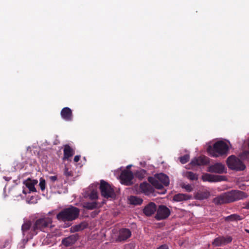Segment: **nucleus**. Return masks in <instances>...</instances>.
<instances>
[{"label": "nucleus", "instance_id": "obj_5", "mask_svg": "<svg viewBox=\"0 0 249 249\" xmlns=\"http://www.w3.org/2000/svg\"><path fill=\"white\" fill-rule=\"evenodd\" d=\"M100 190L102 196L106 198H114L116 196L113 188L104 180L100 181Z\"/></svg>", "mask_w": 249, "mask_h": 249}, {"label": "nucleus", "instance_id": "obj_41", "mask_svg": "<svg viewBox=\"0 0 249 249\" xmlns=\"http://www.w3.org/2000/svg\"><path fill=\"white\" fill-rule=\"evenodd\" d=\"M241 156L243 158H247L248 156H249V151H245L243 152Z\"/></svg>", "mask_w": 249, "mask_h": 249}, {"label": "nucleus", "instance_id": "obj_33", "mask_svg": "<svg viewBox=\"0 0 249 249\" xmlns=\"http://www.w3.org/2000/svg\"><path fill=\"white\" fill-rule=\"evenodd\" d=\"M89 197L91 200H94L98 198L97 192L94 190L92 191L89 195Z\"/></svg>", "mask_w": 249, "mask_h": 249}, {"label": "nucleus", "instance_id": "obj_40", "mask_svg": "<svg viewBox=\"0 0 249 249\" xmlns=\"http://www.w3.org/2000/svg\"><path fill=\"white\" fill-rule=\"evenodd\" d=\"M157 249H169L168 246L166 244H163L160 246Z\"/></svg>", "mask_w": 249, "mask_h": 249}, {"label": "nucleus", "instance_id": "obj_3", "mask_svg": "<svg viewBox=\"0 0 249 249\" xmlns=\"http://www.w3.org/2000/svg\"><path fill=\"white\" fill-rule=\"evenodd\" d=\"M227 164L230 169L237 171H243L246 168V166L243 162L234 155L228 157Z\"/></svg>", "mask_w": 249, "mask_h": 249}, {"label": "nucleus", "instance_id": "obj_43", "mask_svg": "<svg viewBox=\"0 0 249 249\" xmlns=\"http://www.w3.org/2000/svg\"><path fill=\"white\" fill-rule=\"evenodd\" d=\"M244 208L247 209L249 210V200L247 202H246L244 203Z\"/></svg>", "mask_w": 249, "mask_h": 249}, {"label": "nucleus", "instance_id": "obj_27", "mask_svg": "<svg viewBox=\"0 0 249 249\" xmlns=\"http://www.w3.org/2000/svg\"><path fill=\"white\" fill-rule=\"evenodd\" d=\"M97 205L96 202H88L83 204V207L88 210H93L97 207Z\"/></svg>", "mask_w": 249, "mask_h": 249}, {"label": "nucleus", "instance_id": "obj_28", "mask_svg": "<svg viewBox=\"0 0 249 249\" xmlns=\"http://www.w3.org/2000/svg\"><path fill=\"white\" fill-rule=\"evenodd\" d=\"M185 176L191 180H197L198 179V175L191 171H187L185 173Z\"/></svg>", "mask_w": 249, "mask_h": 249}, {"label": "nucleus", "instance_id": "obj_44", "mask_svg": "<svg viewBox=\"0 0 249 249\" xmlns=\"http://www.w3.org/2000/svg\"><path fill=\"white\" fill-rule=\"evenodd\" d=\"M213 245L214 246H217L218 245V238H215L214 241L213 243Z\"/></svg>", "mask_w": 249, "mask_h": 249}, {"label": "nucleus", "instance_id": "obj_13", "mask_svg": "<svg viewBox=\"0 0 249 249\" xmlns=\"http://www.w3.org/2000/svg\"><path fill=\"white\" fill-rule=\"evenodd\" d=\"M156 210V205L154 202H150L144 207L143 212L146 216H149L154 214Z\"/></svg>", "mask_w": 249, "mask_h": 249}, {"label": "nucleus", "instance_id": "obj_46", "mask_svg": "<svg viewBox=\"0 0 249 249\" xmlns=\"http://www.w3.org/2000/svg\"><path fill=\"white\" fill-rule=\"evenodd\" d=\"M3 178L6 180V181H9L11 179V177H3Z\"/></svg>", "mask_w": 249, "mask_h": 249}, {"label": "nucleus", "instance_id": "obj_22", "mask_svg": "<svg viewBox=\"0 0 249 249\" xmlns=\"http://www.w3.org/2000/svg\"><path fill=\"white\" fill-rule=\"evenodd\" d=\"M149 181L151 183L152 186H154L158 189H162L163 188L164 184H162L155 177H150L148 178Z\"/></svg>", "mask_w": 249, "mask_h": 249}, {"label": "nucleus", "instance_id": "obj_30", "mask_svg": "<svg viewBox=\"0 0 249 249\" xmlns=\"http://www.w3.org/2000/svg\"><path fill=\"white\" fill-rule=\"evenodd\" d=\"M86 227H87L86 224H85L84 223H81L80 224L75 225L73 227V230L75 231H80L84 230L85 228H86Z\"/></svg>", "mask_w": 249, "mask_h": 249}, {"label": "nucleus", "instance_id": "obj_14", "mask_svg": "<svg viewBox=\"0 0 249 249\" xmlns=\"http://www.w3.org/2000/svg\"><path fill=\"white\" fill-rule=\"evenodd\" d=\"M38 182L36 179H32L28 178L23 182V184L29 189V193L36 192V190L35 187V185Z\"/></svg>", "mask_w": 249, "mask_h": 249}, {"label": "nucleus", "instance_id": "obj_9", "mask_svg": "<svg viewBox=\"0 0 249 249\" xmlns=\"http://www.w3.org/2000/svg\"><path fill=\"white\" fill-rule=\"evenodd\" d=\"M209 162V158L204 155H201L192 159L190 164L192 166H204L208 164Z\"/></svg>", "mask_w": 249, "mask_h": 249}, {"label": "nucleus", "instance_id": "obj_18", "mask_svg": "<svg viewBox=\"0 0 249 249\" xmlns=\"http://www.w3.org/2000/svg\"><path fill=\"white\" fill-rule=\"evenodd\" d=\"M77 240V236L72 235L63 239L62 243L66 247H69L74 244Z\"/></svg>", "mask_w": 249, "mask_h": 249}, {"label": "nucleus", "instance_id": "obj_29", "mask_svg": "<svg viewBox=\"0 0 249 249\" xmlns=\"http://www.w3.org/2000/svg\"><path fill=\"white\" fill-rule=\"evenodd\" d=\"M146 174V171L144 169H141L137 171L135 173V176L136 178L140 179H142L144 178Z\"/></svg>", "mask_w": 249, "mask_h": 249}, {"label": "nucleus", "instance_id": "obj_8", "mask_svg": "<svg viewBox=\"0 0 249 249\" xmlns=\"http://www.w3.org/2000/svg\"><path fill=\"white\" fill-rule=\"evenodd\" d=\"M170 210L164 205H160L157 209V214L155 218L158 220L167 218L170 214Z\"/></svg>", "mask_w": 249, "mask_h": 249}, {"label": "nucleus", "instance_id": "obj_25", "mask_svg": "<svg viewBox=\"0 0 249 249\" xmlns=\"http://www.w3.org/2000/svg\"><path fill=\"white\" fill-rule=\"evenodd\" d=\"M130 203L131 204L135 205H141L143 201V200L136 196H130L129 199Z\"/></svg>", "mask_w": 249, "mask_h": 249}, {"label": "nucleus", "instance_id": "obj_2", "mask_svg": "<svg viewBox=\"0 0 249 249\" xmlns=\"http://www.w3.org/2000/svg\"><path fill=\"white\" fill-rule=\"evenodd\" d=\"M247 197L246 193L240 190H231L219 195V204L229 203Z\"/></svg>", "mask_w": 249, "mask_h": 249}, {"label": "nucleus", "instance_id": "obj_24", "mask_svg": "<svg viewBox=\"0 0 249 249\" xmlns=\"http://www.w3.org/2000/svg\"><path fill=\"white\" fill-rule=\"evenodd\" d=\"M232 240V238L230 236H219V246L226 245L231 243Z\"/></svg>", "mask_w": 249, "mask_h": 249}, {"label": "nucleus", "instance_id": "obj_1", "mask_svg": "<svg viewBox=\"0 0 249 249\" xmlns=\"http://www.w3.org/2000/svg\"><path fill=\"white\" fill-rule=\"evenodd\" d=\"M79 213V209L70 205L60 211L56 214V218L59 221L65 223L71 222L78 217Z\"/></svg>", "mask_w": 249, "mask_h": 249}, {"label": "nucleus", "instance_id": "obj_45", "mask_svg": "<svg viewBox=\"0 0 249 249\" xmlns=\"http://www.w3.org/2000/svg\"><path fill=\"white\" fill-rule=\"evenodd\" d=\"M225 177L223 176H219V181L224 180Z\"/></svg>", "mask_w": 249, "mask_h": 249}, {"label": "nucleus", "instance_id": "obj_17", "mask_svg": "<svg viewBox=\"0 0 249 249\" xmlns=\"http://www.w3.org/2000/svg\"><path fill=\"white\" fill-rule=\"evenodd\" d=\"M75 153L74 150L69 145L66 144L64 148V159L68 160L72 157Z\"/></svg>", "mask_w": 249, "mask_h": 249}, {"label": "nucleus", "instance_id": "obj_7", "mask_svg": "<svg viewBox=\"0 0 249 249\" xmlns=\"http://www.w3.org/2000/svg\"><path fill=\"white\" fill-rule=\"evenodd\" d=\"M120 179L122 184L125 185H131L132 184V179L134 178L132 171L124 170L123 171L120 175Z\"/></svg>", "mask_w": 249, "mask_h": 249}, {"label": "nucleus", "instance_id": "obj_37", "mask_svg": "<svg viewBox=\"0 0 249 249\" xmlns=\"http://www.w3.org/2000/svg\"><path fill=\"white\" fill-rule=\"evenodd\" d=\"M64 174L67 177H71L72 176V173L71 171H69L68 168L66 167L64 170Z\"/></svg>", "mask_w": 249, "mask_h": 249}, {"label": "nucleus", "instance_id": "obj_38", "mask_svg": "<svg viewBox=\"0 0 249 249\" xmlns=\"http://www.w3.org/2000/svg\"><path fill=\"white\" fill-rule=\"evenodd\" d=\"M224 166L222 164L219 163V174L224 172Z\"/></svg>", "mask_w": 249, "mask_h": 249}, {"label": "nucleus", "instance_id": "obj_31", "mask_svg": "<svg viewBox=\"0 0 249 249\" xmlns=\"http://www.w3.org/2000/svg\"><path fill=\"white\" fill-rule=\"evenodd\" d=\"M208 171L212 173H218V163L210 166L208 168Z\"/></svg>", "mask_w": 249, "mask_h": 249}, {"label": "nucleus", "instance_id": "obj_10", "mask_svg": "<svg viewBox=\"0 0 249 249\" xmlns=\"http://www.w3.org/2000/svg\"><path fill=\"white\" fill-rule=\"evenodd\" d=\"M60 115L62 119L66 121H71L73 119V115L71 109L68 107H65L62 109Z\"/></svg>", "mask_w": 249, "mask_h": 249}, {"label": "nucleus", "instance_id": "obj_11", "mask_svg": "<svg viewBox=\"0 0 249 249\" xmlns=\"http://www.w3.org/2000/svg\"><path fill=\"white\" fill-rule=\"evenodd\" d=\"M131 235V231L125 228L121 229L119 232L118 240L119 241H124L129 238Z\"/></svg>", "mask_w": 249, "mask_h": 249}, {"label": "nucleus", "instance_id": "obj_23", "mask_svg": "<svg viewBox=\"0 0 249 249\" xmlns=\"http://www.w3.org/2000/svg\"><path fill=\"white\" fill-rule=\"evenodd\" d=\"M223 219L225 221L231 222L234 221H240L243 218L237 214H232L228 216L224 217Z\"/></svg>", "mask_w": 249, "mask_h": 249}, {"label": "nucleus", "instance_id": "obj_35", "mask_svg": "<svg viewBox=\"0 0 249 249\" xmlns=\"http://www.w3.org/2000/svg\"><path fill=\"white\" fill-rule=\"evenodd\" d=\"M182 187L185 189L186 191L188 192H191L193 191V187L190 184H183L182 186Z\"/></svg>", "mask_w": 249, "mask_h": 249}, {"label": "nucleus", "instance_id": "obj_12", "mask_svg": "<svg viewBox=\"0 0 249 249\" xmlns=\"http://www.w3.org/2000/svg\"><path fill=\"white\" fill-rule=\"evenodd\" d=\"M140 190L141 192L147 195L152 194L154 191L153 187L146 182H143L140 184Z\"/></svg>", "mask_w": 249, "mask_h": 249}, {"label": "nucleus", "instance_id": "obj_47", "mask_svg": "<svg viewBox=\"0 0 249 249\" xmlns=\"http://www.w3.org/2000/svg\"><path fill=\"white\" fill-rule=\"evenodd\" d=\"M214 200L215 204H218V199L217 198H215Z\"/></svg>", "mask_w": 249, "mask_h": 249}, {"label": "nucleus", "instance_id": "obj_39", "mask_svg": "<svg viewBox=\"0 0 249 249\" xmlns=\"http://www.w3.org/2000/svg\"><path fill=\"white\" fill-rule=\"evenodd\" d=\"M49 178L50 180L51 181H52V182H54L57 179V177L56 176H50V177H49Z\"/></svg>", "mask_w": 249, "mask_h": 249}, {"label": "nucleus", "instance_id": "obj_15", "mask_svg": "<svg viewBox=\"0 0 249 249\" xmlns=\"http://www.w3.org/2000/svg\"><path fill=\"white\" fill-rule=\"evenodd\" d=\"M229 150V147L228 144L222 141L219 140V156H227Z\"/></svg>", "mask_w": 249, "mask_h": 249}, {"label": "nucleus", "instance_id": "obj_36", "mask_svg": "<svg viewBox=\"0 0 249 249\" xmlns=\"http://www.w3.org/2000/svg\"><path fill=\"white\" fill-rule=\"evenodd\" d=\"M135 247L134 244L133 243H129L128 244H126L124 248L123 249H135Z\"/></svg>", "mask_w": 249, "mask_h": 249}, {"label": "nucleus", "instance_id": "obj_34", "mask_svg": "<svg viewBox=\"0 0 249 249\" xmlns=\"http://www.w3.org/2000/svg\"><path fill=\"white\" fill-rule=\"evenodd\" d=\"M39 185L40 186V189L42 191H44L45 189L46 186V182L45 179H43L42 178H41L40 179V182L39 183Z\"/></svg>", "mask_w": 249, "mask_h": 249}, {"label": "nucleus", "instance_id": "obj_48", "mask_svg": "<svg viewBox=\"0 0 249 249\" xmlns=\"http://www.w3.org/2000/svg\"><path fill=\"white\" fill-rule=\"evenodd\" d=\"M245 231L249 233V229H246Z\"/></svg>", "mask_w": 249, "mask_h": 249}, {"label": "nucleus", "instance_id": "obj_49", "mask_svg": "<svg viewBox=\"0 0 249 249\" xmlns=\"http://www.w3.org/2000/svg\"><path fill=\"white\" fill-rule=\"evenodd\" d=\"M22 192L24 194H26V192L24 191V190H23Z\"/></svg>", "mask_w": 249, "mask_h": 249}, {"label": "nucleus", "instance_id": "obj_20", "mask_svg": "<svg viewBox=\"0 0 249 249\" xmlns=\"http://www.w3.org/2000/svg\"><path fill=\"white\" fill-rule=\"evenodd\" d=\"M202 179L203 181L217 182L218 176L206 173L202 176Z\"/></svg>", "mask_w": 249, "mask_h": 249}, {"label": "nucleus", "instance_id": "obj_19", "mask_svg": "<svg viewBox=\"0 0 249 249\" xmlns=\"http://www.w3.org/2000/svg\"><path fill=\"white\" fill-rule=\"evenodd\" d=\"M155 178L157 179L164 186H168L169 184V179L168 177L163 173H160L155 176Z\"/></svg>", "mask_w": 249, "mask_h": 249}, {"label": "nucleus", "instance_id": "obj_4", "mask_svg": "<svg viewBox=\"0 0 249 249\" xmlns=\"http://www.w3.org/2000/svg\"><path fill=\"white\" fill-rule=\"evenodd\" d=\"M21 230L24 236H25L27 241L36 235L37 232L36 230L34 224H32L31 221L25 222L22 225Z\"/></svg>", "mask_w": 249, "mask_h": 249}, {"label": "nucleus", "instance_id": "obj_42", "mask_svg": "<svg viewBox=\"0 0 249 249\" xmlns=\"http://www.w3.org/2000/svg\"><path fill=\"white\" fill-rule=\"evenodd\" d=\"M80 157L81 156L80 155L75 156L73 159L74 161L75 162H77L79 160Z\"/></svg>", "mask_w": 249, "mask_h": 249}, {"label": "nucleus", "instance_id": "obj_6", "mask_svg": "<svg viewBox=\"0 0 249 249\" xmlns=\"http://www.w3.org/2000/svg\"><path fill=\"white\" fill-rule=\"evenodd\" d=\"M52 223V218L46 217L37 219L34 224L37 233L39 231H44L46 228L50 227Z\"/></svg>", "mask_w": 249, "mask_h": 249}, {"label": "nucleus", "instance_id": "obj_21", "mask_svg": "<svg viewBox=\"0 0 249 249\" xmlns=\"http://www.w3.org/2000/svg\"><path fill=\"white\" fill-rule=\"evenodd\" d=\"M191 196L184 194H178L173 197V200L177 202H180L184 200H187L191 199Z\"/></svg>", "mask_w": 249, "mask_h": 249}, {"label": "nucleus", "instance_id": "obj_16", "mask_svg": "<svg viewBox=\"0 0 249 249\" xmlns=\"http://www.w3.org/2000/svg\"><path fill=\"white\" fill-rule=\"evenodd\" d=\"M207 151L210 156L213 157H218V141L215 142L213 145L210 144Z\"/></svg>", "mask_w": 249, "mask_h": 249}, {"label": "nucleus", "instance_id": "obj_32", "mask_svg": "<svg viewBox=\"0 0 249 249\" xmlns=\"http://www.w3.org/2000/svg\"><path fill=\"white\" fill-rule=\"evenodd\" d=\"M179 161L182 164H185L187 163L190 159V156L188 154H186L183 156L180 157L179 158Z\"/></svg>", "mask_w": 249, "mask_h": 249}, {"label": "nucleus", "instance_id": "obj_26", "mask_svg": "<svg viewBox=\"0 0 249 249\" xmlns=\"http://www.w3.org/2000/svg\"><path fill=\"white\" fill-rule=\"evenodd\" d=\"M209 196V193L207 192H198L196 196L195 197L197 199L203 200L207 198Z\"/></svg>", "mask_w": 249, "mask_h": 249}]
</instances>
